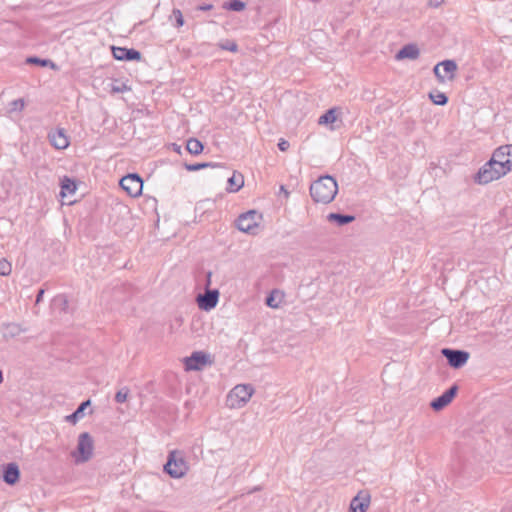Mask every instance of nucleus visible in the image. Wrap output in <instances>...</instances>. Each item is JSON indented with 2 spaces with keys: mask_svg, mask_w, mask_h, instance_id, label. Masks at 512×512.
Segmentation results:
<instances>
[{
  "mask_svg": "<svg viewBox=\"0 0 512 512\" xmlns=\"http://www.w3.org/2000/svg\"><path fill=\"white\" fill-rule=\"evenodd\" d=\"M369 506V498L357 495L351 500L349 512H365Z\"/></svg>",
  "mask_w": 512,
  "mask_h": 512,
  "instance_id": "nucleus-20",
  "label": "nucleus"
},
{
  "mask_svg": "<svg viewBox=\"0 0 512 512\" xmlns=\"http://www.w3.org/2000/svg\"><path fill=\"white\" fill-rule=\"evenodd\" d=\"M120 186L131 197H137L142 192L143 181L137 174H128L120 180Z\"/></svg>",
  "mask_w": 512,
  "mask_h": 512,
  "instance_id": "nucleus-8",
  "label": "nucleus"
},
{
  "mask_svg": "<svg viewBox=\"0 0 512 512\" xmlns=\"http://www.w3.org/2000/svg\"><path fill=\"white\" fill-rule=\"evenodd\" d=\"M433 71L440 83L452 81L455 78L457 64L453 60H445L435 65Z\"/></svg>",
  "mask_w": 512,
  "mask_h": 512,
  "instance_id": "nucleus-7",
  "label": "nucleus"
},
{
  "mask_svg": "<svg viewBox=\"0 0 512 512\" xmlns=\"http://www.w3.org/2000/svg\"><path fill=\"white\" fill-rule=\"evenodd\" d=\"M212 8H213V5H211V4H203L198 7V9L201 11H208V10H211Z\"/></svg>",
  "mask_w": 512,
  "mask_h": 512,
  "instance_id": "nucleus-38",
  "label": "nucleus"
},
{
  "mask_svg": "<svg viewBox=\"0 0 512 512\" xmlns=\"http://www.w3.org/2000/svg\"><path fill=\"white\" fill-rule=\"evenodd\" d=\"M11 110L21 111L24 108V102L22 99H17L11 102Z\"/></svg>",
  "mask_w": 512,
  "mask_h": 512,
  "instance_id": "nucleus-36",
  "label": "nucleus"
},
{
  "mask_svg": "<svg viewBox=\"0 0 512 512\" xmlns=\"http://www.w3.org/2000/svg\"><path fill=\"white\" fill-rule=\"evenodd\" d=\"M266 304L271 308H278L279 302L276 301V292L273 291L267 298H266Z\"/></svg>",
  "mask_w": 512,
  "mask_h": 512,
  "instance_id": "nucleus-33",
  "label": "nucleus"
},
{
  "mask_svg": "<svg viewBox=\"0 0 512 512\" xmlns=\"http://www.w3.org/2000/svg\"><path fill=\"white\" fill-rule=\"evenodd\" d=\"M219 299V291L217 289H207L204 294L197 296V304L200 309L210 311L215 308Z\"/></svg>",
  "mask_w": 512,
  "mask_h": 512,
  "instance_id": "nucleus-11",
  "label": "nucleus"
},
{
  "mask_svg": "<svg viewBox=\"0 0 512 512\" xmlns=\"http://www.w3.org/2000/svg\"><path fill=\"white\" fill-rule=\"evenodd\" d=\"M337 120L336 109L331 108L325 114L320 116L318 123L320 125L332 124Z\"/></svg>",
  "mask_w": 512,
  "mask_h": 512,
  "instance_id": "nucleus-25",
  "label": "nucleus"
},
{
  "mask_svg": "<svg viewBox=\"0 0 512 512\" xmlns=\"http://www.w3.org/2000/svg\"><path fill=\"white\" fill-rule=\"evenodd\" d=\"M51 144L56 149H65L69 145L68 137L63 129L51 131L48 135Z\"/></svg>",
  "mask_w": 512,
  "mask_h": 512,
  "instance_id": "nucleus-15",
  "label": "nucleus"
},
{
  "mask_svg": "<svg viewBox=\"0 0 512 512\" xmlns=\"http://www.w3.org/2000/svg\"><path fill=\"white\" fill-rule=\"evenodd\" d=\"M164 471L175 479L184 477L189 471V464L185 458L184 452L180 450L170 451L167 462L164 465Z\"/></svg>",
  "mask_w": 512,
  "mask_h": 512,
  "instance_id": "nucleus-2",
  "label": "nucleus"
},
{
  "mask_svg": "<svg viewBox=\"0 0 512 512\" xmlns=\"http://www.w3.org/2000/svg\"><path fill=\"white\" fill-rule=\"evenodd\" d=\"M226 10L240 12L246 8V3L241 0H229L223 4Z\"/></svg>",
  "mask_w": 512,
  "mask_h": 512,
  "instance_id": "nucleus-26",
  "label": "nucleus"
},
{
  "mask_svg": "<svg viewBox=\"0 0 512 512\" xmlns=\"http://www.w3.org/2000/svg\"><path fill=\"white\" fill-rule=\"evenodd\" d=\"M281 191L282 193H285L286 196H288L289 193L285 190L284 186H281Z\"/></svg>",
  "mask_w": 512,
  "mask_h": 512,
  "instance_id": "nucleus-42",
  "label": "nucleus"
},
{
  "mask_svg": "<svg viewBox=\"0 0 512 512\" xmlns=\"http://www.w3.org/2000/svg\"><path fill=\"white\" fill-rule=\"evenodd\" d=\"M55 301H61V302H63L64 304L66 303V300H65L63 297H59V298H57Z\"/></svg>",
  "mask_w": 512,
  "mask_h": 512,
  "instance_id": "nucleus-41",
  "label": "nucleus"
},
{
  "mask_svg": "<svg viewBox=\"0 0 512 512\" xmlns=\"http://www.w3.org/2000/svg\"><path fill=\"white\" fill-rule=\"evenodd\" d=\"M512 146L511 145H503L496 149L490 159V161L495 162H503V167L508 168V172L510 171V156H511Z\"/></svg>",
  "mask_w": 512,
  "mask_h": 512,
  "instance_id": "nucleus-13",
  "label": "nucleus"
},
{
  "mask_svg": "<svg viewBox=\"0 0 512 512\" xmlns=\"http://www.w3.org/2000/svg\"><path fill=\"white\" fill-rule=\"evenodd\" d=\"M216 166H218V164H214V163H197V164H186L185 168L188 171H198L200 169H204V168H207V167H216Z\"/></svg>",
  "mask_w": 512,
  "mask_h": 512,
  "instance_id": "nucleus-30",
  "label": "nucleus"
},
{
  "mask_svg": "<svg viewBox=\"0 0 512 512\" xmlns=\"http://www.w3.org/2000/svg\"><path fill=\"white\" fill-rule=\"evenodd\" d=\"M457 389L458 388L456 385H453L452 387H450L441 396L437 397L436 399H434L431 402V404H430L431 407L436 411H439V410L443 409L444 407H446L452 401V399L455 397Z\"/></svg>",
  "mask_w": 512,
  "mask_h": 512,
  "instance_id": "nucleus-12",
  "label": "nucleus"
},
{
  "mask_svg": "<svg viewBox=\"0 0 512 512\" xmlns=\"http://www.w3.org/2000/svg\"><path fill=\"white\" fill-rule=\"evenodd\" d=\"M420 51L418 47L414 44L405 45L402 49L398 51L396 54L397 60L410 59L415 60L419 57Z\"/></svg>",
  "mask_w": 512,
  "mask_h": 512,
  "instance_id": "nucleus-17",
  "label": "nucleus"
},
{
  "mask_svg": "<svg viewBox=\"0 0 512 512\" xmlns=\"http://www.w3.org/2000/svg\"><path fill=\"white\" fill-rule=\"evenodd\" d=\"M289 142L286 141V140H281L279 143H278V147L281 151H286L288 148H289Z\"/></svg>",
  "mask_w": 512,
  "mask_h": 512,
  "instance_id": "nucleus-37",
  "label": "nucleus"
},
{
  "mask_svg": "<svg viewBox=\"0 0 512 512\" xmlns=\"http://www.w3.org/2000/svg\"><path fill=\"white\" fill-rule=\"evenodd\" d=\"M254 392L255 390L250 384L236 385L227 395V407L230 409H240L244 407L249 402Z\"/></svg>",
  "mask_w": 512,
  "mask_h": 512,
  "instance_id": "nucleus-3",
  "label": "nucleus"
},
{
  "mask_svg": "<svg viewBox=\"0 0 512 512\" xmlns=\"http://www.w3.org/2000/svg\"><path fill=\"white\" fill-rule=\"evenodd\" d=\"M187 151L192 155H198L203 151V144L195 138H190L186 144Z\"/></svg>",
  "mask_w": 512,
  "mask_h": 512,
  "instance_id": "nucleus-24",
  "label": "nucleus"
},
{
  "mask_svg": "<svg viewBox=\"0 0 512 512\" xmlns=\"http://www.w3.org/2000/svg\"><path fill=\"white\" fill-rule=\"evenodd\" d=\"M220 48L231 52H236L238 50V46L234 41H227L226 43H221Z\"/></svg>",
  "mask_w": 512,
  "mask_h": 512,
  "instance_id": "nucleus-34",
  "label": "nucleus"
},
{
  "mask_svg": "<svg viewBox=\"0 0 512 512\" xmlns=\"http://www.w3.org/2000/svg\"><path fill=\"white\" fill-rule=\"evenodd\" d=\"M90 404V400L82 402L75 412L66 417V420L75 424L78 420L84 417V411L88 406H90Z\"/></svg>",
  "mask_w": 512,
  "mask_h": 512,
  "instance_id": "nucleus-22",
  "label": "nucleus"
},
{
  "mask_svg": "<svg viewBox=\"0 0 512 512\" xmlns=\"http://www.w3.org/2000/svg\"><path fill=\"white\" fill-rule=\"evenodd\" d=\"M338 192L336 180L329 175L322 176L310 186V195L317 203L328 204L334 200Z\"/></svg>",
  "mask_w": 512,
  "mask_h": 512,
  "instance_id": "nucleus-1",
  "label": "nucleus"
},
{
  "mask_svg": "<svg viewBox=\"0 0 512 512\" xmlns=\"http://www.w3.org/2000/svg\"><path fill=\"white\" fill-rule=\"evenodd\" d=\"M2 381H3V374H2V372L0 371V383H2Z\"/></svg>",
  "mask_w": 512,
  "mask_h": 512,
  "instance_id": "nucleus-43",
  "label": "nucleus"
},
{
  "mask_svg": "<svg viewBox=\"0 0 512 512\" xmlns=\"http://www.w3.org/2000/svg\"><path fill=\"white\" fill-rule=\"evenodd\" d=\"M76 191V183L68 178V177H64L61 181V191H60V196L62 198H65L67 196H70V195H73Z\"/></svg>",
  "mask_w": 512,
  "mask_h": 512,
  "instance_id": "nucleus-21",
  "label": "nucleus"
},
{
  "mask_svg": "<svg viewBox=\"0 0 512 512\" xmlns=\"http://www.w3.org/2000/svg\"><path fill=\"white\" fill-rule=\"evenodd\" d=\"M24 331L25 329H23L19 324L16 323L3 324L1 328L2 335L5 339L15 338Z\"/></svg>",
  "mask_w": 512,
  "mask_h": 512,
  "instance_id": "nucleus-18",
  "label": "nucleus"
},
{
  "mask_svg": "<svg viewBox=\"0 0 512 512\" xmlns=\"http://www.w3.org/2000/svg\"><path fill=\"white\" fill-rule=\"evenodd\" d=\"M261 221L262 215L255 210H250L238 217L237 227L242 232L256 235L259 231Z\"/></svg>",
  "mask_w": 512,
  "mask_h": 512,
  "instance_id": "nucleus-6",
  "label": "nucleus"
},
{
  "mask_svg": "<svg viewBox=\"0 0 512 512\" xmlns=\"http://www.w3.org/2000/svg\"><path fill=\"white\" fill-rule=\"evenodd\" d=\"M429 97L432 100V102L436 105H445L448 101L447 96L442 92H437L435 94L430 93Z\"/></svg>",
  "mask_w": 512,
  "mask_h": 512,
  "instance_id": "nucleus-28",
  "label": "nucleus"
},
{
  "mask_svg": "<svg viewBox=\"0 0 512 512\" xmlns=\"http://www.w3.org/2000/svg\"><path fill=\"white\" fill-rule=\"evenodd\" d=\"M328 221L330 222H336L338 225L342 226L348 223H351L354 221V216L351 215H342L337 213H330L327 216Z\"/></svg>",
  "mask_w": 512,
  "mask_h": 512,
  "instance_id": "nucleus-23",
  "label": "nucleus"
},
{
  "mask_svg": "<svg viewBox=\"0 0 512 512\" xmlns=\"http://www.w3.org/2000/svg\"><path fill=\"white\" fill-rule=\"evenodd\" d=\"M211 276H212V273L211 272H208L207 273V283H206V286L209 287L210 284H211Z\"/></svg>",
  "mask_w": 512,
  "mask_h": 512,
  "instance_id": "nucleus-40",
  "label": "nucleus"
},
{
  "mask_svg": "<svg viewBox=\"0 0 512 512\" xmlns=\"http://www.w3.org/2000/svg\"><path fill=\"white\" fill-rule=\"evenodd\" d=\"M172 16L175 18L176 27H181L184 25V18L181 10L174 8L172 11Z\"/></svg>",
  "mask_w": 512,
  "mask_h": 512,
  "instance_id": "nucleus-31",
  "label": "nucleus"
},
{
  "mask_svg": "<svg viewBox=\"0 0 512 512\" xmlns=\"http://www.w3.org/2000/svg\"><path fill=\"white\" fill-rule=\"evenodd\" d=\"M508 172L507 167H503V162L488 161L478 171L475 181L478 184H487L499 179Z\"/></svg>",
  "mask_w": 512,
  "mask_h": 512,
  "instance_id": "nucleus-4",
  "label": "nucleus"
},
{
  "mask_svg": "<svg viewBox=\"0 0 512 512\" xmlns=\"http://www.w3.org/2000/svg\"><path fill=\"white\" fill-rule=\"evenodd\" d=\"M12 272V265L6 259H0V275L8 276Z\"/></svg>",
  "mask_w": 512,
  "mask_h": 512,
  "instance_id": "nucleus-29",
  "label": "nucleus"
},
{
  "mask_svg": "<svg viewBox=\"0 0 512 512\" xmlns=\"http://www.w3.org/2000/svg\"><path fill=\"white\" fill-rule=\"evenodd\" d=\"M209 363V356L204 352H193L190 357L184 359L187 371H199Z\"/></svg>",
  "mask_w": 512,
  "mask_h": 512,
  "instance_id": "nucleus-10",
  "label": "nucleus"
},
{
  "mask_svg": "<svg viewBox=\"0 0 512 512\" xmlns=\"http://www.w3.org/2000/svg\"><path fill=\"white\" fill-rule=\"evenodd\" d=\"M94 442L88 432H83L78 437L77 448L71 453L76 464L89 461L93 455Z\"/></svg>",
  "mask_w": 512,
  "mask_h": 512,
  "instance_id": "nucleus-5",
  "label": "nucleus"
},
{
  "mask_svg": "<svg viewBox=\"0 0 512 512\" xmlns=\"http://www.w3.org/2000/svg\"><path fill=\"white\" fill-rule=\"evenodd\" d=\"M112 54H113V57L116 59V60H120V61H123V60H126V61H130V60H140L141 59V53L135 49H127V48H124V47H112Z\"/></svg>",
  "mask_w": 512,
  "mask_h": 512,
  "instance_id": "nucleus-14",
  "label": "nucleus"
},
{
  "mask_svg": "<svg viewBox=\"0 0 512 512\" xmlns=\"http://www.w3.org/2000/svg\"><path fill=\"white\" fill-rule=\"evenodd\" d=\"M442 354L448 360L449 365L455 369L463 367L469 359V353L463 350L444 348Z\"/></svg>",
  "mask_w": 512,
  "mask_h": 512,
  "instance_id": "nucleus-9",
  "label": "nucleus"
},
{
  "mask_svg": "<svg viewBox=\"0 0 512 512\" xmlns=\"http://www.w3.org/2000/svg\"><path fill=\"white\" fill-rule=\"evenodd\" d=\"M244 185V177L241 173L233 172L232 176L228 178V192H237Z\"/></svg>",
  "mask_w": 512,
  "mask_h": 512,
  "instance_id": "nucleus-19",
  "label": "nucleus"
},
{
  "mask_svg": "<svg viewBox=\"0 0 512 512\" xmlns=\"http://www.w3.org/2000/svg\"><path fill=\"white\" fill-rule=\"evenodd\" d=\"M43 295H44V290L40 289L38 294H37V297H36V304L40 303V301L42 300Z\"/></svg>",
  "mask_w": 512,
  "mask_h": 512,
  "instance_id": "nucleus-39",
  "label": "nucleus"
},
{
  "mask_svg": "<svg viewBox=\"0 0 512 512\" xmlns=\"http://www.w3.org/2000/svg\"><path fill=\"white\" fill-rule=\"evenodd\" d=\"M128 87L125 84H111L110 92L112 94L122 93L127 91Z\"/></svg>",
  "mask_w": 512,
  "mask_h": 512,
  "instance_id": "nucleus-35",
  "label": "nucleus"
},
{
  "mask_svg": "<svg viewBox=\"0 0 512 512\" xmlns=\"http://www.w3.org/2000/svg\"><path fill=\"white\" fill-rule=\"evenodd\" d=\"M26 62L29 64H36V65H39L42 67H46V66H51L52 68L55 67V64L52 61H50L48 59H41L38 57H29V58H27Z\"/></svg>",
  "mask_w": 512,
  "mask_h": 512,
  "instance_id": "nucleus-27",
  "label": "nucleus"
},
{
  "mask_svg": "<svg viewBox=\"0 0 512 512\" xmlns=\"http://www.w3.org/2000/svg\"><path fill=\"white\" fill-rule=\"evenodd\" d=\"M127 397H128V389L123 388L116 393L115 400L118 403H123L127 400Z\"/></svg>",
  "mask_w": 512,
  "mask_h": 512,
  "instance_id": "nucleus-32",
  "label": "nucleus"
},
{
  "mask_svg": "<svg viewBox=\"0 0 512 512\" xmlns=\"http://www.w3.org/2000/svg\"><path fill=\"white\" fill-rule=\"evenodd\" d=\"M20 476L19 467L16 463H9L4 468L3 480L9 484L14 485L18 482Z\"/></svg>",
  "mask_w": 512,
  "mask_h": 512,
  "instance_id": "nucleus-16",
  "label": "nucleus"
}]
</instances>
